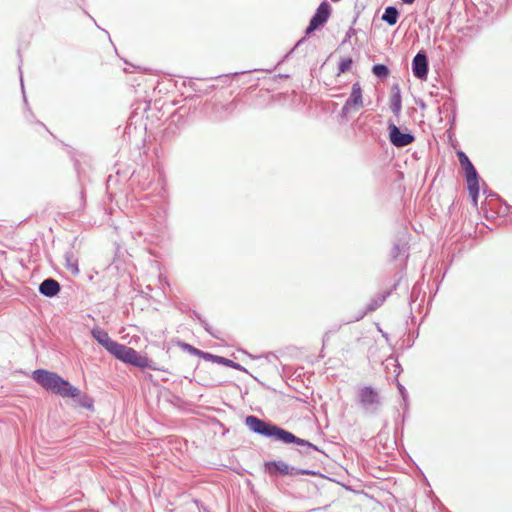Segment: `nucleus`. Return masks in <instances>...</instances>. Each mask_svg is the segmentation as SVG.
<instances>
[{
    "mask_svg": "<svg viewBox=\"0 0 512 512\" xmlns=\"http://www.w3.org/2000/svg\"><path fill=\"white\" fill-rule=\"evenodd\" d=\"M406 4H412L415 0H402Z\"/></svg>",
    "mask_w": 512,
    "mask_h": 512,
    "instance_id": "nucleus-23",
    "label": "nucleus"
},
{
    "mask_svg": "<svg viewBox=\"0 0 512 512\" xmlns=\"http://www.w3.org/2000/svg\"><path fill=\"white\" fill-rule=\"evenodd\" d=\"M398 15V10L393 6H389L385 9L382 15V20L387 22L389 25H394L397 22Z\"/></svg>",
    "mask_w": 512,
    "mask_h": 512,
    "instance_id": "nucleus-14",
    "label": "nucleus"
},
{
    "mask_svg": "<svg viewBox=\"0 0 512 512\" xmlns=\"http://www.w3.org/2000/svg\"><path fill=\"white\" fill-rule=\"evenodd\" d=\"M203 358L205 360L213 361V362H216V363H219V364H224V365L229 366V367H233V368H237V369L240 368V365L234 363L232 360L226 359V358L221 357V356H216V355H213V354H210V353L203 354Z\"/></svg>",
    "mask_w": 512,
    "mask_h": 512,
    "instance_id": "nucleus-13",
    "label": "nucleus"
},
{
    "mask_svg": "<svg viewBox=\"0 0 512 512\" xmlns=\"http://www.w3.org/2000/svg\"><path fill=\"white\" fill-rule=\"evenodd\" d=\"M385 300V297L384 296H380L378 297L377 299L373 300L372 303L369 304L368 306V310L369 311H373L375 310L377 307H379L380 305H382V303L384 302Z\"/></svg>",
    "mask_w": 512,
    "mask_h": 512,
    "instance_id": "nucleus-18",
    "label": "nucleus"
},
{
    "mask_svg": "<svg viewBox=\"0 0 512 512\" xmlns=\"http://www.w3.org/2000/svg\"><path fill=\"white\" fill-rule=\"evenodd\" d=\"M245 424L247 427L258 434L267 436V437H273L277 440H280L284 443H292L295 442L298 445H307L311 446V444L303 439H299L296 436H294L292 433L279 428L276 425H272L269 423H266L259 418L255 416H248L245 419Z\"/></svg>",
    "mask_w": 512,
    "mask_h": 512,
    "instance_id": "nucleus-2",
    "label": "nucleus"
},
{
    "mask_svg": "<svg viewBox=\"0 0 512 512\" xmlns=\"http://www.w3.org/2000/svg\"><path fill=\"white\" fill-rule=\"evenodd\" d=\"M277 470H279L281 473H288V465L285 464L284 462H278L275 464Z\"/></svg>",
    "mask_w": 512,
    "mask_h": 512,
    "instance_id": "nucleus-20",
    "label": "nucleus"
},
{
    "mask_svg": "<svg viewBox=\"0 0 512 512\" xmlns=\"http://www.w3.org/2000/svg\"><path fill=\"white\" fill-rule=\"evenodd\" d=\"M182 347L184 348V350H186L187 352H189L190 354H193V355H197V356H200L203 358V354H206V352H203L189 344H183Z\"/></svg>",
    "mask_w": 512,
    "mask_h": 512,
    "instance_id": "nucleus-17",
    "label": "nucleus"
},
{
    "mask_svg": "<svg viewBox=\"0 0 512 512\" xmlns=\"http://www.w3.org/2000/svg\"><path fill=\"white\" fill-rule=\"evenodd\" d=\"M357 396L361 407L368 413H375L381 405L379 393L370 386L359 388Z\"/></svg>",
    "mask_w": 512,
    "mask_h": 512,
    "instance_id": "nucleus-5",
    "label": "nucleus"
},
{
    "mask_svg": "<svg viewBox=\"0 0 512 512\" xmlns=\"http://www.w3.org/2000/svg\"><path fill=\"white\" fill-rule=\"evenodd\" d=\"M398 388H399V391H400L402 397L405 398L406 397V390H405V388L401 384H398Z\"/></svg>",
    "mask_w": 512,
    "mask_h": 512,
    "instance_id": "nucleus-21",
    "label": "nucleus"
},
{
    "mask_svg": "<svg viewBox=\"0 0 512 512\" xmlns=\"http://www.w3.org/2000/svg\"><path fill=\"white\" fill-rule=\"evenodd\" d=\"M388 129L389 139L391 143L396 147H404L414 141V136L412 134L401 132L400 129L393 123L389 124Z\"/></svg>",
    "mask_w": 512,
    "mask_h": 512,
    "instance_id": "nucleus-8",
    "label": "nucleus"
},
{
    "mask_svg": "<svg viewBox=\"0 0 512 512\" xmlns=\"http://www.w3.org/2000/svg\"><path fill=\"white\" fill-rule=\"evenodd\" d=\"M145 378H146V379H148V380H150V381H153V379H152V375H151V374H146V375H145Z\"/></svg>",
    "mask_w": 512,
    "mask_h": 512,
    "instance_id": "nucleus-22",
    "label": "nucleus"
},
{
    "mask_svg": "<svg viewBox=\"0 0 512 512\" xmlns=\"http://www.w3.org/2000/svg\"><path fill=\"white\" fill-rule=\"evenodd\" d=\"M91 333L94 339L108 352H110L113 346L116 344V341L112 340L108 333L101 328H94Z\"/></svg>",
    "mask_w": 512,
    "mask_h": 512,
    "instance_id": "nucleus-11",
    "label": "nucleus"
},
{
    "mask_svg": "<svg viewBox=\"0 0 512 512\" xmlns=\"http://www.w3.org/2000/svg\"><path fill=\"white\" fill-rule=\"evenodd\" d=\"M391 110L394 114H398L401 110V98L399 93L392 97Z\"/></svg>",
    "mask_w": 512,
    "mask_h": 512,
    "instance_id": "nucleus-15",
    "label": "nucleus"
},
{
    "mask_svg": "<svg viewBox=\"0 0 512 512\" xmlns=\"http://www.w3.org/2000/svg\"><path fill=\"white\" fill-rule=\"evenodd\" d=\"M109 353L126 364L136 367H145L147 365V359L140 356L135 349L118 342H116Z\"/></svg>",
    "mask_w": 512,
    "mask_h": 512,
    "instance_id": "nucleus-3",
    "label": "nucleus"
},
{
    "mask_svg": "<svg viewBox=\"0 0 512 512\" xmlns=\"http://www.w3.org/2000/svg\"><path fill=\"white\" fill-rule=\"evenodd\" d=\"M458 159L462 166V168L466 172V180L468 184V190L469 194L471 195L474 204H477V197L479 193V182H478V175L476 172V169L470 162L469 158L464 152H458Z\"/></svg>",
    "mask_w": 512,
    "mask_h": 512,
    "instance_id": "nucleus-4",
    "label": "nucleus"
},
{
    "mask_svg": "<svg viewBox=\"0 0 512 512\" xmlns=\"http://www.w3.org/2000/svg\"><path fill=\"white\" fill-rule=\"evenodd\" d=\"M149 251H150L151 254H155V251L152 250L151 248H149Z\"/></svg>",
    "mask_w": 512,
    "mask_h": 512,
    "instance_id": "nucleus-25",
    "label": "nucleus"
},
{
    "mask_svg": "<svg viewBox=\"0 0 512 512\" xmlns=\"http://www.w3.org/2000/svg\"><path fill=\"white\" fill-rule=\"evenodd\" d=\"M150 110V103L147 105L146 108H144V111Z\"/></svg>",
    "mask_w": 512,
    "mask_h": 512,
    "instance_id": "nucleus-24",
    "label": "nucleus"
},
{
    "mask_svg": "<svg viewBox=\"0 0 512 512\" xmlns=\"http://www.w3.org/2000/svg\"><path fill=\"white\" fill-rule=\"evenodd\" d=\"M330 6L328 3L323 2L317 8L315 15L312 17L309 26L306 29V34L312 33L318 27L322 26L329 18Z\"/></svg>",
    "mask_w": 512,
    "mask_h": 512,
    "instance_id": "nucleus-7",
    "label": "nucleus"
},
{
    "mask_svg": "<svg viewBox=\"0 0 512 512\" xmlns=\"http://www.w3.org/2000/svg\"><path fill=\"white\" fill-rule=\"evenodd\" d=\"M351 64H352V60L351 59H344V60H342L340 62V64H339L340 72L347 71L350 68Z\"/></svg>",
    "mask_w": 512,
    "mask_h": 512,
    "instance_id": "nucleus-19",
    "label": "nucleus"
},
{
    "mask_svg": "<svg viewBox=\"0 0 512 512\" xmlns=\"http://www.w3.org/2000/svg\"><path fill=\"white\" fill-rule=\"evenodd\" d=\"M33 380L45 390L61 396L62 398H72L82 408L92 410L94 400L89 395L82 393L81 390L59 374L45 369H37L32 373Z\"/></svg>",
    "mask_w": 512,
    "mask_h": 512,
    "instance_id": "nucleus-1",
    "label": "nucleus"
},
{
    "mask_svg": "<svg viewBox=\"0 0 512 512\" xmlns=\"http://www.w3.org/2000/svg\"><path fill=\"white\" fill-rule=\"evenodd\" d=\"M373 73L377 77H386L388 75L389 71L385 65L377 64L373 67Z\"/></svg>",
    "mask_w": 512,
    "mask_h": 512,
    "instance_id": "nucleus-16",
    "label": "nucleus"
},
{
    "mask_svg": "<svg viewBox=\"0 0 512 512\" xmlns=\"http://www.w3.org/2000/svg\"><path fill=\"white\" fill-rule=\"evenodd\" d=\"M65 267L74 276H77L80 272L78 266V257L75 255L72 249L67 250L64 253Z\"/></svg>",
    "mask_w": 512,
    "mask_h": 512,
    "instance_id": "nucleus-12",
    "label": "nucleus"
},
{
    "mask_svg": "<svg viewBox=\"0 0 512 512\" xmlns=\"http://www.w3.org/2000/svg\"><path fill=\"white\" fill-rule=\"evenodd\" d=\"M363 106L362 89L359 83L352 85L349 98L342 107V115L347 116L352 111H358Z\"/></svg>",
    "mask_w": 512,
    "mask_h": 512,
    "instance_id": "nucleus-6",
    "label": "nucleus"
},
{
    "mask_svg": "<svg viewBox=\"0 0 512 512\" xmlns=\"http://www.w3.org/2000/svg\"><path fill=\"white\" fill-rule=\"evenodd\" d=\"M20 81H21V86L23 87V78L22 77L20 78Z\"/></svg>",
    "mask_w": 512,
    "mask_h": 512,
    "instance_id": "nucleus-26",
    "label": "nucleus"
},
{
    "mask_svg": "<svg viewBox=\"0 0 512 512\" xmlns=\"http://www.w3.org/2000/svg\"><path fill=\"white\" fill-rule=\"evenodd\" d=\"M412 71L416 78L426 79L428 73V61L424 53L419 52L415 55L412 62Z\"/></svg>",
    "mask_w": 512,
    "mask_h": 512,
    "instance_id": "nucleus-9",
    "label": "nucleus"
},
{
    "mask_svg": "<svg viewBox=\"0 0 512 512\" xmlns=\"http://www.w3.org/2000/svg\"><path fill=\"white\" fill-rule=\"evenodd\" d=\"M60 290L59 282L53 278H47L39 285V293L49 298L56 296Z\"/></svg>",
    "mask_w": 512,
    "mask_h": 512,
    "instance_id": "nucleus-10",
    "label": "nucleus"
}]
</instances>
